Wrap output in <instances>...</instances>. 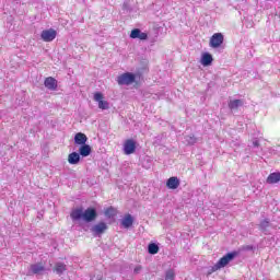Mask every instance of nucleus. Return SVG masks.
<instances>
[{
    "label": "nucleus",
    "mask_w": 280,
    "mask_h": 280,
    "mask_svg": "<svg viewBox=\"0 0 280 280\" xmlns=\"http://www.w3.org/2000/svg\"><path fill=\"white\" fill-rule=\"evenodd\" d=\"M127 8H128V3L125 2V3L122 4V10H126Z\"/></svg>",
    "instance_id": "obj_32"
},
{
    "label": "nucleus",
    "mask_w": 280,
    "mask_h": 280,
    "mask_svg": "<svg viewBox=\"0 0 280 280\" xmlns=\"http://www.w3.org/2000/svg\"><path fill=\"white\" fill-rule=\"evenodd\" d=\"M106 231H108V223L104 221H100L90 228L93 237H102Z\"/></svg>",
    "instance_id": "obj_3"
},
{
    "label": "nucleus",
    "mask_w": 280,
    "mask_h": 280,
    "mask_svg": "<svg viewBox=\"0 0 280 280\" xmlns=\"http://www.w3.org/2000/svg\"><path fill=\"white\" fill-rule=\"evenodd\" d=\"M176 279V273L173 271V269H168L165 272V280H174Z\"/></svg>",
    "instance_id": "obj_21"
},
{
    "label": "nucleus",
    "mask_w": 280,
    "mask_h": 280,
    "mask_svg": "<svg viewBox=\"0 0 280 280\" xmlns=\"http://www.w3.org/2000/svg\"><path fill=\"white\" fill-rule=\"evenodd\" d=\"M243 250H255V246H253V245H245V246H243Z\"/></svg>",
    "instance_id": "obj_30"
},
{
    "label": "nucleus",
    "mask_w": 280,
    "mask_h": 280,
    "mask_svg": "<svg viewBox=\"0 0 280 280\" xmlns=\"http://www.w3.org/2000/svg\"><path fill=\"white\" fill-rule=\"evenodd\" d=\"M94 101L98 103L104 101V94H102V92L94 93Z\"/></svg>",
    "instance_id": "obj_26"
},
{
    "label": "nucleus",
    "mask_w": 280,
    "mask_h": 280,
    "mask_svg": "<svg viewBox=\"0 0 280 280\" xmlns=\"http://www.w3.org/2000/svg\"><path fill=\"white\" fill-rule=\"evenodd\" d=\"M141 270H143V267L141 265L136 266L133 269V275H139Z\"/></svg>",
    "instance_id": "obj_29"
},
{
    "label": "nucleus",
    "mask_w": 280,
    "mask_h": 280,
    "mask_svg": "<svg viewBox=\"0 0 280 280\" xmlns=\"http://www.w3.org/2000/svg\"><path fill=\"white\" fill-rule=\"evenodd\" d=\"M121 226H124V229H130L132 226V224H135V218L132 217V214H126L122 220H121Z\"/></svg>",
    "instance_id": "obj_14"
},
{
    "label": "nucleus",
    "mask_w": 280,
    "mask_h": 280,
    "mask_svg": "<svg viewBox=\"0 0 280 280\" xmlns=\"http://www.w3.org/2000/svg\"><path fill=\"white\" fill-rule=\"evenodd\" d=\"M201 65L203 67H211V65H213V55L210 52H203L201 55Z\"/></svg>",
    "instance_id": "obj_12"
},
{
    "label": "nucleus",
    "mask_w": 280,
    "mask_h": 280,
    "mask_svg": "<svg viewBox=\"0 0 280 280\" xmlns=\"http://www.w3.org/2000/svg\"><path fill=\"white\" fill-rule=\"evenodd\" d=\"M137 152V141L132 139H128L124 143V154L130 155Z\"/></svg>",
    "instance_id": "obj_7"
},
{
    "label": "nucleus",
    "mask_w": 280,
    "mask_h": 280,
    "mask_svg": "<svg viewBox=\"0 0 280 280\" xmlns=\"http://www.w3.org/2000/svg\"><path fill=\"white\" fill-rule=\"evenodd\" d=\"M91 152H93V149L89 144H82L79 148V155L83 159H86V156H91Z\"/></svg>",
    "instance_id": "obj_15"
},
{
    "label": "nucleus",
    "mask_w": 280,
    "mask_h": 280,
    "mask_svg": "<svg viewBox=\"0 0 280 280\" xmlns=\"http://www.w3.org/2000/svg\"><path fill=\"white\" fill-rule=\"evenodd\" d=\"M52 272H56L59 277L65 275L67 272V265L65 262H56Z\"/></svg>",
    "instance_id": "obj_18"
},
{
    "label": "nucleus",
    "mask_w": 280,
    "mask_h": 280,
    "mask_svg": "<svg viewBox=\"0 0 280 280\" xmlns=\"http://www.w3.org/2000/svg\"><path fill=\"white\" fill-rule=\"evenodd\" d=\"M166 187L167 189H178V187H180V179L176 176L170 177L166 180Z\"/></svg>",
    "instance_id": "obj_10"
},
{
    "label": "nucleus",
    "mask_w": 280,
    "mask_h": 280,
    "mask_svg": "<svg viewBox=\"0 0 280 280\" xmlns=\"http://www.w3.org/2000/svg\"><path fill=\"white\" fill-rule=\"evenodd\" d=\"M141 80H143V74L141 72H124L117 77V82L119 86H130L135 84V88L141 86Z\"/></svg>",
    "instance_id": "obj_2"
},
{
    "label": "nucleus",
    "mask_w": 280,
    "mask_h": 280,
    "mask_svg": "<svg viewBox=\"0 0 280 280\" xmlns=\"http://www.w3.org/2000/svg\"><path fill=\"white\" fill-rule=\"evenodd\" d=\"M86 141H89V137H86L83 132H78L74 136V144L75 145H86Z\"/></svg>",
    "instance_id": "obj_11"
},
{
    "label": "nucleus",
    "mask_w": 280,
    "mask_h": 280,
    "mask_svg": "<svg viewBox=\"0 0 280 280\" xmlns=\"http://www.w3.org/2000/svg\"><path fill=\"white\" fill-rule=\"evenodd\" d=\"M70 218L72 222H85V224H91L100 218V212L97 208L90 206L86 209L84 207L74 208L70 212Z\"/></svg>",
    "instance_id": "obj_1"
},
{
    "label": "nucleus",
    "mask_w": 280,
    "mask_h": 280,
    "mask_svg": "<svg viewBox=\"0 0 280 280\" xmlns=\"http://www.w3.org/2000/svg\"><path fill=\"white\" fill-rule=\"evenodd\" d=\"M244 106V101L243 100H231L229 102V108L230 110H237V108Z\"/></svg>",
    "instance_id": "obj_19"
},
{
    "label": "nucleus",
    "mask_w": 280,
    "mask_h": 280,
    "mask_svg": "<svg viewBox=\"0 0 280 280\" xmlns=\"http://www.w3.org/2000/svg\"><path fill=\"white\" fill-rule=\"evenodd\" d=\"M138 38L139 40H148V33H143L140 31V36Z\"/></svg>",
    "instance_id": "obj_28"
},
{
    "label": "nucleus",
    "mask_w": 280,
    "mask_h": 280,
    "mask_svg": "<svg viewBox=\"0 0 280 280\" xmlns=\"http://www.w3.org/2000/svg\"><path fill=\"white\" fill-rule=\"evenodd\" d=\"M141 31L139 28H133L130 33V38H139Z\"/></svg>",
    "instance_id": "obj_25"
},
{
    "label": "nucleus",
    "mask_w": 280,
    "mask_h": 280,
    "mask_svg": "<svg viewBox=\"0 0 280 280\" xmlns=\"http://www.w3.org/2000/svg\"><path fill=\"white\" fill-rule=\"evenodd\" d=\"M253 145L254 148H259V140H254Z\"/></svg>",
    "instance_id": "obj_31"
},
{
    "label": "nucleus",
    "mask_w": 280,
    "mask_h": 280,
    "mask_svg": "<svg viewBox=\"0 0 280 280\" xmlns=\"http://www.w3.org/2000/svg\"><path fill=\"white\" fill-rule=\"evenodd\" d=\"M185 141L186 143H188V145H194V143H196L198 139L196 138V136H186Z\"/></svg>",
    "instance_id": "obj_23"
},
{
    "label": "nucleus",
    "mask_w": 280,
    "mask_h": 280,
    "mask_svg": "<svg viewBox=\"0 0 280 280\" xmlns=\"http://www.w3.org/2000/svg\"><path fill=\"white\" fill-rule=\"evenodd\" d=\"M217 270H220V267H218V265H213L212 267H210V269L207 272V277H210V275H213V272H217Z\"/></svg>",
    "instance_id": "obj_27"
},
{
    "label": "nucleus",
    "mask_w": 280,
    "mask_h": 280,
    "mask_svg": "<svg viewBox=\"0 0 280 280\" xmlns=\"http://www.w3.org/2000/svg\"><path fill=\"white\" fill-rule=\"evenodd\" d=\"M266 183L267 185H277V183H280V172H273L269 174Z\"/></svg>",
    "instance_id": "obj_13"
},
{
    "label": "nucleus",
    "mask_w": 280,
    "mask_h": 280,
    "mask_svg": "<svg viewBox=\"0 0 280 280\" xmlns=\"http://www.w3.org/2000/svg\"><path fill=\"white\" fill-rule=\"evenodd\" d=\"M160 248L159 245L156 243H150L148 245V253L149 255H158Z\"/></svg>",
    "instance_id": "obj_20"
},
{
    "label": "nucleus",
    "mask_w": 280,
    "mask_h": 280,
    "mask_svg": "<svg viewBox=\"0 0 280 280\" xmlns=\"http://www.w3.org/2000/svg\"><path fill=\"white\" fill-rule=\"evenodd\" d=\"M44 86H46L48 91H58V80L48 77L44 81Z\"/></svg>",
    "instance_id": "obj_9"
},
{
    "label": "nucleus",
    "mask_w": 280,
    "mask_h": 280,
    "mask_svg": "<svg viewBox=\"0 0 280 280\" xmlns=\"http://www.w3.org/2000/svg\"><path fill=\"white\" fill-rule=\"evenodd\" d=\"M81 155H80V153H78V152H72V153H70L69 155H68V163L70 164V165H78V164H80V161H81Z\"/></svg>",
    "instance_id": "obj_16"
},
{
    "label": "nucleus",
    "mask_w": 280,
    "mask_h": 280,
    "mask_svg": "<svg viewBox=\"0 0 280 280\" xmlns=\"http://www.w3.org/2000/svg\"><path fill=\"white\" fill-rule=\"evenodd\" d=\"M237 255H240V252H237V250H233V252L225 254L223 257H221L218 260L217 268H219V270H221V268H226V265L231 264V261H233V259H235V257H237Z\"/></svg>",
    "instance_id": "obj_4"
},
{
    "label": "nucleus",
    "mask_w": 280,
    "mask_h": 280,
    "mask_svg": "<svg viewBox=\"0 0 280 280\" xmlns=\"http://www.w3.org/2000/svg\"><path fill=\"white\" fill-rule=\"evenodd\" d=\"M270 226H272L270 219H262L258 224L259 231L265 234L268 233V229H270Z\"/></svg>",
    "instance_id": "obj_17"
},
{
    "label": "nucleus",
    "mask_w": 280,
    "mask_h": 280,
    "mask_svg": "<svg viewBox=\"0 0 280 280\" xmlns=\"http://www.w3.org/2000/svg\"><path fill=\"white\" fill-rule=\"evenodd\" d=\"M40 272H45V266H43L40 262H37L30 266L27 275H40Z\"/></svg>",
    "instance_id": "obj_8"
},
{
    "label": "nucleus",
    "mask_w": 280,
    "mask_h": 280,
    "mask_svg": "<svg viewBox=\"0 0 280 280\" xmlns=\"http://www.w3.org/2000/svg\"><path fill=\"white\" fill-rule=\"evenodd\" d=\"M224 44V35L222 33H214L210 38V47L212 49H218L219 47H222Z\"/></svg>",
    "instance_id": "obj_5"
},
{
    "label": "nucleus",
    "mask_w": 280,
    "mask_h": 280,
    "mask_svg": "<svg viewBox=\"0 0 280 280\" xmlns=\"http://www.w3.org/2000/svg\"><path fill=\"white\" fill-rule=\"evenodd\" d=\"M56 36H58V32L54 28L44 30L40 34V38L44 43H51V40L56 39Z\"/></svg>",
    "instance_id": "obj_6"
},
{
    "label": "nucleus",
    "mask_w": 280,
    "mask_h": 280,
    "mask_svg": "<svg viewBox=\"0 0 280 280\" xmlns=\"http://www.w3.org/2000/svg\"><path fill=\"white\" fill-rule=\"evenodd\" d=\"M98 108H101V110H108L110 105L108 104V101H101L98 102Z\"/></svg>",
    "instance_id": "obj_22"
},
{
    "label": "nucleus",
    "mask_w": 280,
    "mask_h": 280,
    "mask_svg": "<svg viewBox=\"0 0 280 280\" xmlns=\"http://www.w3.org/2000/svg\"><path fill=\"white\" fill-rule=\"evenodd\" d=\"M105 215H107V218H114L115 215V208L109 207L105 210Z\"/></svg>",
    "instance_id": "obj_24"
}]
</instances>
